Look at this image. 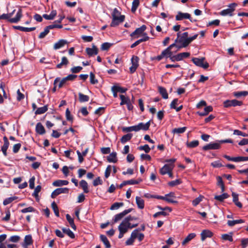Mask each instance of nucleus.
<instances>
[{
    "mask_svg": "<svg viewBox=\"0 0 248 248\" xmlns=\"http://www.w3.org/2000/svg\"><path fill=\"white\" fill-rule=\"evenodd\" d=\"M233 142V141L232 139L218 140L216 141V142H210L205 145L202 147V150L204 151L217 150L220 148L221 144L225 143H232Z\"/></svg>",
    "mask_w": 248,
    "mask_h": 248,
    "instance_id": "1",
    "label": "nucleus"
},
{
    "mask_svg": "<svg viewBox=\"0 0 248 248\" xmlns=\"http://www.w3.org/2000/svg\"><path fill=\"white\" fill-rule=\"evenodd\" d=\"M237 6V4L236 3H232L228 6L229 8L222 10L219 13V15L222 16H226L229 15L230 16H232L233 15V12L235 11V7Z\"/></svg>",
    "mask_w": 248,
    "mask_h": 248,
    "instance_id": "2",
    "label": "nucleus"
},
{
    "mask_svg": "<svg viewBox=\"0 0 248 248\" xmlns=\"http://www.w3.org/2000/svg\"><path fill=\"white\" fill-rule=\"evenodd\" d=\"M205 58H193L192 61L196 65L204 69H207L209 67V63L207 62H204Z\"/></svg>",
    "mask_w": 248,
    "mask_h": 248,
    "instance_id": "3",
    "label": "nucleus"
},
{
    "mask_svg": "<svg viewBox=\"0 0 248 248\" xmlns=\"http://www.w3.org/2000/svg\"><path fill=\"white\" fill-rule=\"evenodd\" d=\"M132 208H129L123 211L122 212L116 214L114 216L113 218L112 219L111 224L112 225L114 224L115 223L121 220L124 216L130 213L132 211Z\"/></svg>",
    "mask_w": 248,
    "mask_h": 248,
    "instance_id": "4",
    "label": "nucleus"
},
{
    "mask_svg": "<svg viewBox=\"0 0 248 248\" xmlns=\"http://www.w3.org/2000/svg\"><path fill=\"white\" fill-rule=\"evenodd\" d=\"M243 104V103L242 101L236 99L227 100L223 102V106L225 108L241 106Z\"/></svg>",
    "mask_w": 248,
    "mask_h": 248,
    "instance_id": "5",
    "label": "nucleus"
},
{
    "mask_svg": "<svg viewBox=\"0 0 248 248\" xmlns=\"http://www.w3.org/2000/svg\"><path fill=\"white\" fill-rule=\"evenodd\" d=\"M112 18L110 26L112 27H115L124 21L125 16L124 15H120L119 16H116L113 15Z\"/></svg>",
    "mask_w": 248,
    "mask_h": 248,
    "instance_id": "6",
    "label": "nucleus"
},
{
    "mask_svg": "<svg viewBox=\"0 0 248 248\" xmlns=\"http://www.w3.org/2000/svg\"><path fill=\"white\" fill-rule=\"evenodd\" d=\"M146 25H143L140 27L137 28L134 31L130 34V36L134 38H137L139 36L143 35L144 33V31L146 30Z\"/></svg>",
    "mask_w": 248,
    "mask_h": 248,
    "instance_id": "7",
    "label": "nucleus"
},
{
    "mask_svg": "<svg viewBox=\"0 0 248 248\" xmlns=\"http://www.w3.org/2000/svg\"><path fill=\"white\" fill-rule=\"evenodd\" d=\"M184 19H188L191 22L196 21V20H193L191 17V15L187 13H182L180 11L178 12L177 15L175 16V19L177 21L182 20Z\"/></svg>",
    "mask_w": 248,
    "mask_h": 248,
    "instance_id": "8",
    "label": "nucleus"
},
{
    "mask_svg": "<svg viewBox=\"0 0 248 248\" xmlns=\"http://www.w3.org/2000/svg\"><path fill=\"white\" fill-rule=\"evenodd\" d=\"M132 66L129 68L130 73H134L139 66V58L138 56H133L131 58Z\"/></svg>",
    "mask_w": 248,
    "mask_h": 248,
    "instance_id": "9",
    "label": "nucleus"
},
{
    "mask_svg": "<svg viewBox=\"0 0 248 248\" xmlns=\"http://www.w3.org/2000/svg\"><path fill=\"white\" fill-rule=\"evenodd\" d=\"M139 232V229L134 230L131 233L130 237L128 238L125 242V245L130 246L133 244L135 240L138 236V232Z\"/></svg>",
    "mask_w": 248,
    "mask_h": 248,
    "instance_id": "10",
    "label": "nucleus"
},
{
    "mask_svg": "<svg viewBox=\"0 0 248 248\" xmlns=\"http://www.w3.org/2000/svg\"><path fill=\"white\" fill-rule=\"evenodd\" d=\"M174 45H170L167 48H169V51L168 52V54H167V58H169L171 62H175L179 61L178 59L177 55H173V53H175L172 49L174 47Z\"/></svg>",
    "mask_w": 248,
    "mask_h": 248,
    "instance_id": "11",
    "label": "nucleus"
},
{
    "mask_svg": "<svg viewBox=\"0 0 248 248\" xmlns=\"http://www.w3.org/2000/svg\"><path fill=\"white\" fill-rule=\"evenodd\" d=\"M150 121H149L146 123H140L138 125H135L136 131H139L140 130L146 131L148 130L150 126Z\"/></svg>",
    "mask_w": 248,
    "mask_h": 248,
    "instance_id": "12",
    "label": "nucleus"
},
{
    "mask_svg": "<svg viewBox=\"0 0 248 248\" xmlns=\"http://www.w3.org/2000/svg\"><path fill=\"white\" fill-rule=\"evenodd\" d=\"M85 51L89 57L96 55L98 53V48L93 44H92V48L87 47Z\"/></svg>",
    "mask_w": 248,
    "mask_h": 248,
    "instance_id": "13",
    "label": "nucleus"
},
{
    "mask_svg": "<svg viewBox=\"0 0 248 248\" xmlns=\"http://www.w3.org/2000/svg\"><path fill=\"white\" fill-rule=\"evenodd\" d=\"M188 36V33L187 32H185L181 35H180V43H183L184 46H187L189 44V43L187 42L189 40Z\"/></svg>",
    "mask_w": 248,
    "mask_h": 248,
    "instance_id": "14",
    "label": "nucleus"
},
{
    "mask_svg": "<svg viewBox=\"0 0 248 248\" xmlns=\"http://www.w3.org/2000/svg\"><path fill=\"white\" fill-rule=\"evenodd\" d=\"M22 16V11L21 9H19L16 13V16L14 18L9 19V22L12 23H16L20 21Z\"/></svg>",
    "mask_w": 248,
    "mask_h": 248,
    "instance_id": "15",
    "label": "nucleus"
},
{
    "mask_svg": "<svg viewBox=\"0 0 248 248\" xmlns=\"http://www.w3.org/2000/svg\"><path fill=\"white\" fill-rule=\"evenodd\" d=\"M169 51V48H166L163 51H162L160 55H158L157 56L154 57L152 59V60H157V61H160L163 58H167V54H168V52Z\"/></svg>",
    "mask_w": 248,
    "mask_h": 248,
    "instance_id": "16",
    "label": "nucleus"
},
{
    "mask_svg": "<svg viewBox=\"0 0 248 248\" xmlns=\"http://www.w3.org/2000/svg\"><path fill=\"white\" fill-rule=\"evenodd\" d=\"M173 169V166H171L170 165L165 164L162 168L160 170V173L162 175H165L168 174L170 171H172Z\"/></svg>",
    "mask_w": 248,
    "mask_h": 248,
    "instance_id": "17",
    "label": "nucleus"
},
{
    "mask_svg": "<svg viewBox=\"0 0 248 248\" xmlns=\"http://www.w3.org/2000/svg\"><path fill=\"white\" fill-rule=\"evenodd\" d=\"M143 38L136 41L135 43L132 44L130 46L131 48H134L139 45L140 43L143 42L147 41L149 39V37L147 36V34L146 33H144L143 34Z\"/></svg>",
    "mask_w": 248,
    "mask_h": 248,
    "instance_id": "18",
    "label": "nucleus"
},
{
    "mask_svg": "<svg viewBox=\"0 0 248 248\" xmlns=\"http://www.w3.org/2000/svg\"><path fill=\"white\" fill-rule=\"evenodd\" d=\"M201 240L204 241L206 238H211L213 236V233L208 230H204L201 233Z\"/></svg>",
    "mask_w": 248,
    "mask_h": 248,
    "instance_id": "19",
    "label": "nucleus"
},
{
    "mask_svg": "<svg viewBox=\"0 0 248 248\" xmlns=\"http://www.w3.org/2000/svg\"><path fill=\"white\" fill-rule=\"evenodd\" d=\"M53 88L52 89V92H55L57 90V88H61L62 87V79L60 78H57L54 81Z\"/></svg>",
    "mask_w": 248,
    "mask_h": 248,
    "instance_id": "20",
    "label": "nucleus"
},
{
    "mask_svg": "<svg viewBox=\"0 0 248 248\" xmlns=\"http://www.w3.org/2000/svg\"><path fill=\"white\" fill-rule=\"evenodd\" d=\"M118 229L119 231L126 233L128 230L127 222L124 219L119 225Z\"/></svg>",
    "mask_w": 248,
    "mask_h": 248,
    "instance_id": "21",
    "label": "nucleus"
},
{
    "mask_svg": "<svg viewBox=\"0 0 248 248\" xmlns=\"http://www.w3.org/2000/svg\"><path fill=\"white\" fill-rule=\"evenodd\" d=\"M232 201L234 203L235 205L238 207L241 208L243 206L242 204L238 201V194L232 192Z\"/></svg>",
    "mask_w": 248,
    "mask_h": 248,
    "instance_id": "22",
    "label": "nucleus"
},
{
    "mask_svg": "<svg viewBox=\"0 0 248 248\" xmlns=\"http://www.w3.org/2000/svg\"><path fill=\"white\" fill-rule=\"evenodd\" d=\"M107 160L110 163H116L118 161L117 157V153L116 152H112L109 154L107 157Z\"/></svg>",
    "mask_w": 248,
    "mask_h": 248,
    "instance_id": "23",
    "label": "nucleus"
},
{
    "mask_svg": "<svg viewBox=\"0 0 248 248\" xmlns=\"http://www.w3.org/2000/svg\"><path fill=\"white\" fill-rule=\"evenodd\" d=\"M66 218L70 226L74 230H77V227L74 223V218L69 214L66 215Z\"/></svg>",
    "mask_w": 248,
    "mask_h": 248,
    "instance_id": "24",
    "label": "nucleus"
},
{
    "mask_svg": "<svg viewBox=\"0 0 248 248\" xmlns=\"http://www.w3.org/2000/svg\"><path fill=\"white\" fill-rule=\"evenodd\" d=\"M213 108L211 106L206 107L202 112L198 111L197 113L201 116L207 115L210 112L212 111Z\"/></svg>",
    "mask_w": 248,
    "mask_h": 248,
    "instance_id": "25",
    "label": "nucleus"
},
{
    "mask_svg": "<svg viewBox=\"0 0 248 248\" xmlns=\"http://www.w3.org/2000/svg\"><path fill=\"white\" fill-rule=\"evenodd\" d=\"M155 199L164 200L169 203H178L177 201L173 200L172 199L167 198L166 197L165 195V196H162L155 195Z\"/></svg>",
    "mask_w": 248,
    "mask_h": 248,
    "instance_id": "26",
    "label": "nucleus"
},
{
    "mask_svg": "<svg viewBox=\"0 0 248 248\" xmlns=\"http://www.w3.org/2000/svg\"><path fill=\"white\" fill-rule=\"evenodd\" d=\"M79 186L83 189L85 193H88L89 192L88 185L87 182L85 180H81L79 182Z\"/></svg>",
    "mask_w": 248,
    "mask_h": 248,
    "instance_id": "27",
    "label": "nucleus"
},
{
    "mask_svg": "<svg viewBox=\"0 0 248 248\" xmlns=\"http://www.w3.org/2000/svg\"><path fill=\"white\" fill-rule=\"evenodd\" d=\"M35 130L37 133L40 135H43L46 132L45 128L41 123H38L36 124Z\"/></svg>",
    "mask_w": 248,
    "mask_h": 248,
    "instance_id": "28",
    "label": "nucleus"
},
{
    "mask_svg": "<svg viewBox=\"0 0 248 248\" xmlns=\"http://www.w3.org/2000/svg\"><path fill=\"white\" fill-rule=\"evenodd\" d=\"M14 28L15 29L18 30L19 31H25V32H29L34 31L36 29L35 27H31V28H27L24 27L20 26H14Z\"/></svg>",
    "mask_w": 248,
    "mask_h": 248,
    "instance_id": "29",
    "label": "nucleus"
},
{
    "mask_svg": "<svg viewBox=\"0 0 248 248\" xmlns=\"http://www.w3.org/2000/svg\"><path fill=\"white\" fill-rule=\"evenodd\" d=\"M232 94L235 97L240 98L242 96L245 97L247 96L248 95V92L246 91L234 92Z\"/></svg>",
    "mask_w": 248,
    "mask_h": 248,
    "instance_id": "30",
    "label": "nucleus"
},
{
    "mask_svg": "<svg viewBox=\"0 0 248 248\" xmlns=\"http://www.w3.org/2000/svg\"><path fill=\"white\" fill-rule=\"evenodd\" d=\"M100 238L101 241L104 243L105 245L106 248H110L111 245L108 240L107 237L104 234H101L100 235Z\"/></svg>",
    "mask_w": 248,
    "mask_h": 248,
    "instance_id": "31",
    "label": "nucleus"
},
{
    "mask_svg": "<svg viewBox=\"0 0 248 248\" xmlns=\"http://www.w3.org/2000/svg\"><path fill=\"white\" fill-rule=\"evenodd\" d=\"M136 202L139 209H142L144 207V201L140 197L137 196L136 197Z\"/></svg>",
    "mask_w": 248,
    "mask_h": 248,
    "instance_id": "32",
    "label": "nucleus"
},
{
    "mask_svg": "<svg viewBox=\"0 0 248 248\" xmlns=\"http://www.w3.org/2000/svg\"><path fill=\"white\" fill-rule=\"evenodd\" d=\"M158 92L164 99L168 98V94L165 88L161 86L158 87Z\"/></svg>",
    "mask_w": 248,
    "mask_h": 248,
    "instance_id": "33",
    "label": "nucleus"
},
{
    "mask_svg": "<svg viewBox=\"0 0 248 248\" xmlns=\"http://www.w3.org/2000/svg\"><path fill=\"white\" fill-rule=\"evenodd\" d=\"M230 197L229 195L226 193H224L220 195H216L214 199L220 202H222L224 199Z\"/></svg>",
    "mask_w": 248,
    "mask_h": 248,
    "instance_id": "34",
    "label": "nucleus"
},
{
    "mask_svg": "<svg viewBox=\"0 0 248 248\" xmlns=\"http://www.w3.org/2000/svg\"><path fill=\"white\" fill-rule=\"evenodd\" d=\"M62 20V16H60L59 19L58 20L55 21L52 24L49 25L52 27V28H51V29L54 28H62V25L59 24V23L61 22Z\"/></svg>",
    "mask_w": 248,
    "mask_h": 248,
    "instance_id": "35",
    "label": "nucleus"
},
{
    "mask_svg": "<svg viewBox=\"0 0 248 248\" xmlns=\"http://www.w3.org/2000/svg\"><path fill=\"white\" fill-rule=\"evenodd\" d=\"M196 236V234L195 233H191L189 234L183 240L182 244L183 245H185L187 243H188L190 241H191L192 239H193Z\"/></svg>",
    "mask_w": 248,
    "mask_h": 248,
    "instance_id": "36",
    "label": "nucleus"
},
{
    "mask_svg": "<svg viewBox=\"0 0 248 248\" xmlns=\"http://www.w3.org/2000/svg\"><path fill=\"white\" fill-rule=\"evenodd\" d=\"M132 137H133V134H131V133H128L126 135H124L121 139V140H120L121 142L122 143L124 144L125 142H126L127 141H129L131 139Z\"/></svg>",
    "mask_w": 248,
    "mask_h": 248,
    "instance_id": "37",
    "label": "nucleus"
},
{
    "mask_svg": "<svg viewBox=\"0 0 248 248\" xmlns=\"http://www.w3.org/2000/svg\"><path fill=\"white\" fill-rule=\"evenodd\" d=\"M244 222H245L244 220L242 219H237V220H229L227 221V224L229 226L232 227L236 224L242 223Z\"/></svg>",
    "mask_w": 248,
    "mask_h": 248,
    "instance_id": "38",
    "label": "nucleus"
},
{
    "mask_svg": "<svg viewBox=\"0 0 248 248\" xmlns=\"http://www.w3.org/2000/svg\"><path fill=\"white\" fill-rule=\"evenodd\" d=\"M63 233L67 234L71 239H74L75 238V234L69 228H63Z\"/></svg>",
    "mask_w": 248,
    "mask_h": 248,
    "instance_id": "39",
    "label": "nucleus"
},
{
    "mask_svg": "<svg viewBox=\"0 0 248 248\" xmlns=\"http://www.w3.org/2000/svg\"><path fill=\"white\" fill-rule=\"evenodd\" d=\"M48 109L47 106L46 105L42 107L38 108H37L35 112L36 115L42 114L45 113Z\"/></svg>",
    "mask_w": 248,
    "mask_h": 248,
    "instance_id": "40",
    "label": "nucleus"
},
{
    "mask_svg": "<svg viewBox=\"0 0 248 248\" xmlns=\"http://www.w3.org/2000/svg\"><path fill=\"white\" fill-rule=\"evenodd\" d=\"M79 101L80 102H88L89 100V96L85 95L81 93H78Z\"/></svg>",
    "mask_w": 248,
    "mask_h": 248,
    "instance_id": "41",
    "label": "nucleus"
},
{
    "mask_svg": "<svg viewBox=\"0 0 248 248\" xmlns=\"http://www.w3.org/2000/svg\"><path fill=\"white\" fill-rule=\"evenodd\" d=\"M77 77V75L70 74L65 78H63V84L67 81H74Z\"/></svg>",
    "mask_w": 248,
    "mask_h": 248,
    "instance_id": "42",
    "label": "nucleus"
},
{
    "mask_svg": "<svg viewBox=\"0 0 248 248\" xmlns=\"http://www.w3.org/2000/svg\"><path fill=\"white\" fill-rule=\"evenodd\" d=\"M24 243L26 246L31 245L32 244L33 241L31 235H27L24 238Z\"/></svg>",
    "mask_w": 248,
    "mask_h": 248,
    "instance_id": "43",
    "label": "nucleus"
},
{
    "mask_svg": "<svg viewBox=\"0 0 248 248\" xmlns=\"http://www.w3.org/2000/svg\"><path fill=\"white\" fill-rule=\"evenodd\" d=\"M120 98L121 99L120 105L123 106L124 104H127L129 101H130L129 98L128 97H125L124 95L123 94L120 95Z\"/></svg>",
    "mask_w": 248,
    "mask_h": 248,
    "instance_id": "44",
    "label": "nucleus"
},
{
    "mask_svg": "<svg viewBox=\"0 0 248 248\" xmlns=\"http://www.w3.org/2000/svg\"><path fill=\"white\" fill-rule=\"evenodd\" d=\"M111 88L117 93H124L127 90V88H124L116 85H114Z\"/></svg>",
    "mask_w": 248,
    "mask_h": 248,
    "instance_id": "45",
    "label": "nucleus"
},
{
    "mask_svg": "<svg viewBox=\"0 0 248 248\" xmlns=\"http://www.w3.org/2000/svg\"><path fill=\"white\" fill-rule=\"evenodd\" d=\"M199 144V142L198 140H193L190 142L186 143V146L188 148H193L196 147Z\"/></svg>",
    "mask_w": 248,
    "mask_h": 248,
    "instance_id": "46",
    "label": "nucleus"
},
{
    "mask_svg": "<svg viewBox=\"0 0 248 248\" xmlns=\"http://www.w3.org/2000/svg\"><path fill=\"white\" fill-rule=\"evenodd\" d=\"M177 55L178 56L177 57L179 61H180L184 58H186L190 56V54L189 52H182L180 53Z\"/></svg>",
    "mask_w": 248,
    "mask_h": 248,
    "instance_id": "47",
    "label": "nucleus"
},
{
    "mask_svg": "<svg viewBox=\"0 0 248 248\" xmlns=\"http://www.w3.org/2000/svg\"><path fill=\"white\" fill-rule=\"evenodd\" d=\"M140 4V0H134L132 2V7H131V11L133 13L135 12L137 10L138 6Z\"/></svg>",
    "mask_w": 248,
    "mask_h": 248,
    "instance_id": "48",
    "label": "nucleus"
},
{
    "mask_svg": "<svg viewBox=\"0 0 248 248\" xmlns=\"http://www.w3.org/2000/svg\"><path fill=\"white\" fill-rule=\"evenodd\" d=\"M17 198L18 197L16 196L6 198L3 201V204L4 205H6L13 202L14 200H16Z\"/></svg>",
    "mask_w": 248,
    "mask_h": 248,
    "instance_id": "49",
    "label": "nucleus"
},
{
    "mask_svg": "<svg viewBox=\"0 0 248 248\" xmlns=\"http://www.w3.org/2000/svg\"><path fill=\"white\" fill-rule=\"evenodd\" d=\"M230 234H223L221 236V238L224 240H228L230 242L233 241V238L232 237V232H230Z\"/></svg>",
    "mask_w": 248,
    "mask_h": 248,
    "instance_id": "50",
    "label": "nucleus"
},
{
    "mask_svg": "<svg viewBox=\"0 0 248 248\" xmlns=\"http://www.w3.org/2000/svg\"><path fill=\"white\" fill-rule=\"evenodd\" d=\"M186 127H179V128H175L173 129L172 132L175 134H182L184 133L186 129Z\"/></svg>",
    "mask_w": 248,
    "mask_h": 248,
    "instance_id": "51",
    "label": "nucleus"
},
{
    "mask_svg": "<svg viewBox=\"0 0 248 248\" xmlns=\"http://www.w3.org/2000/svg\"><path fill=\"white\" fill-rule=\"evenodd\" d=\"M61 193H62V188H58L52 192L51 197L52 198H55Z\"/></svg>",
    "mask_w": 248,
    "mask_h": 248,
    "instance_id": "52",
    "label": "nucleus"
},
{
    "mask_svg": "<svg viewBox=\"0 0 248 248\" xmlns=\"http://www.w3.org/2000/svg\"><path fill=\"white\" fill-rule=\"evenodd\" d=\"M124 205L123 202H115L111 205L110 207V209L111 210H116Z\"/></svg>",
    "mask_w": 248,
    "mask_h": 248,
    "instance_id": "53",
    "label": "nucleus"
},
{
    "mask_svg": "<svg viewBox=\"0 0 248 248\" xmlns=\"http://www.w3.org/2000/svg\"><path fill=\"white\" fill-rule=\"evenodd\" d=\"M51 207H52L56 216L59 217V209H58V207L57 206L56 203L55 202H53L51 203Z\"/></svg>",
    "mask_w": 248,
    "mask_h": 248,
    "instance_id": "54",
    "label": "nucleus"
},
{
    "mask_svg": "<svg viewBox=\"0 0 248 248\" xmlns=\"http://www.w3.org/2000/svg\"><path fill=\"white\" fill-rule=\"evenodd\" d=\"M180 44H181V45H179V44H175V43H173L172 44V45H174V47H173V48H174V50H173V49H172V50H173L174 53L177 52L178 51H179L182 48L186 47V46H184L183 43H180Z\"/></svg>",
    "mask_w": 248,
    "mask_h": 248,
    "instance_id": "55",
    "label": "nucleus"
},
{
    "mask_svg": "<svg viewBox=\"0 0 248 248\" xmlns=\"http://www.w3.org/2000/svg\"><path fill=\"white\" fill-rule=\"evenodd\" d=\"M65 117L67 121L71 122L72 123L73 122V116L71 114L70 111L69 110L68 108H67L66 110Z\"/></svg>",
    "mask_w": 248,
    "mask_h": 248,
    "instance_id": "56",
    "label": "nucleus"
},
{
    "mask_svg": "<svg viewBox=\"0 0 248 248\" xmlns=\"http://www.w3.org/2000/svg\"><path fill=\"white\" fill-rule=\"evenodd\" d=\"M182 181L180 179H176L174 181H170L168 183V185L170 186H175L180 185L181 184Z\"/></svg>",
    "mask_w": 248,
    "mask_h": 248,
    "instance_id": "57",
    "label": "nucleus"
},
{
    "mask_svg": "<svg viewBox=\"0 0 248 248\" xmlns=\"http://www.w3.org/2000/svg\"><path fill=\"white\" fill-rule=\"evenodd\" d=\"M203 196L200 195L198 198H196L192 201V204L193 206H196L199 204V203L202 200Z\"/></svg>",
    "mask_w": 248,
    "mask_h": 248,
    "instance_id": "58",
    "label": "nucleus"
},
{
    "mask_svg": "<svg viewBox=\"0 0 248 248\" xmlns=\"http://www.w3.org/2000/svg\"><path fill=\"white\" fill-rule=\"evenodd\" d=\"M139 150H143L146 153H148L150 152L151 148L149 147L148 144H145L143 146H140L138 147Z\"/></svg>",
    "mask_w": 248,
    "mask_h": 248,
    "instance_id": "59",
    "label": "nucleus"
},
{
    "mask_svg": "<svg viewBox=\"0 0 248 248\" xmlns=\"http://www.w3.org/2000/svg\"><path fill=\"white\" fill-rule=\"evenodd\" d=\"M134 182H133V179L127 180V181H124L122 183H121L119 186V187L120 188H122L125 185H133V183Z\"/></svg>",
    "mask_w": 248,
    "mask_h": 248,
    "instance_id": "60",
    "label": "nucleus"
},
{
    "mask_svg": "<svg viewBox=\"0 0 248 248\" xmlns=\"http://www.w3.org/2000/svg\"><path fill=\"white\" fill-rule=\"evenodd\" d=\"M111 44L108 42L104 43L101 46V49L102 50H108L111 46Z\"/></svg>",
    "mask_w": 248,
    "mask_h": 248,
    "instance_id": "61",
    "label": "nucleus"
},
{
    "mask_svg": "<svg viewBox=\"0 0 248 248\" xmlns=\"http://www.w3.org/2000/svg\"><path fill=\"white\" fill-rule=\"evenodd\" d=\"M90 82L92 84H95L98 83V80L95 79V75L92 72L90 74Z\"/></svg>",
    "mask_w": 248,
    "mask_h": 248,
    "instance_id": "62",
    "label": "nucleus"
},
{
    "mask_svg": "<svg viewBox=\"0 0 248 248\" xmlns=\"http://www.w3.org/2000/svg\"><path fill=\"white\" fill-rule=\"evenodd\" d=\"M233 134L234 135H238V136H241L244 137H248V134H247L246 133L243 132L239 130L235 129L233 131Z\"/></svg>",
    "mask_w": 248,
    "mask_h": 248,
    "instance_id": "63",
    "label": "nucleus"
},
{
    "mask_svg": "<svg viewBox=\"0 0 248 248\" xmlns=\"http://www.w3.org/2000/svg\"><path fill=\"white\" fill-rule=\"evenodd\" d=\"M41 186L39 185V186H37L34 190V192L32 194V196H34L35 198H37L38 197V193L40 192L41 191Z\"/></svg>",
    "mask_w": 248,
    "mask_h": 248,
    "instance_id": "64",
    "label": "nucleus"
}]
</instances>
